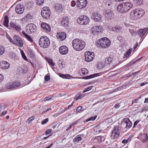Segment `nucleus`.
<instances>
[{"label":"nucleus","mask_w":148,"mask_h":148,"mask_svg":"<svg viewBox=\"0 0 148 148\" xmlns=\"http://www.w3.org/2000/svg\"><path fill=\"white\" fill-rule=\"evenodd\" d=\"M72 46L74 49L77 51H81L86 45L85 42L83 40L76 38L72 41Z\"/></svg>","instance_id":"f257e3e1"},{"label":"nucleus","mask_w":148,"mask_h":148,"mask_svg":"<svg viewBox=\"0 0 148 148\" xmlns=\"http://www.w3.org/2000/svg\"><path fill=\"white\" fill-rule=\"evenodd\" d=\"M132 3L130 2L122 3L118 5L117 10L121 13H125L132 8Z\"/></svg>","instance_id":"f03ea898"},{"label":"nucleus","mask_w":148,"mask_h":148,"mask_svg":"<svg viewBox=\"0 0 148 148\" xmlns=\"http://www.w3.org/2000/svg\"><path fill=\"white\" fill-rule=\"evenodd\" d=\"M143 10L136 9L132 11L130 13V17L133 20H136L142 17L144 14Z\"/></svg>","instance_id":"7ed1b4c3"},{"label":"nucleus","mask_w":148,"mask_h":148,"mask_svg":"<svg viewBox=\"0 0 148 148\" xmlns=\"http://www.w3.org/2000/svg\"><path fill=\"white\" fill-rule=\"evenodd\" d=\"M111 43L110 40L107 37H103L99 39L97 42V44L100 47L103 48H108Z\"/></svg>","instance_id":"20e7f679"},{"label":"nucleus","mask_w":148,"mask_h":148,"mask_svg":"<svg viewBox=\"0 0 148 148\" xmlns=\"http://www.w3.org/2000/svg\"><path fill=\"white\" fill-rule=\"evenodd\" d=\"M38 42L40 46L43 48L48 47L50 44L49 39L45 36H42L40 38Z\"/></svg>","instance_id":"39448f33"},{"label":"nucleus","mask_w":148,"mask_h":148,"mask_svg":"<svg viewBox=\"0 0 148 148\" xmlns=\"http://www.w3.org/2000/svg\"><path fill=\"white\" fill-rule=\"evenodd\" d=\"M20 23V21L18 20H16L15 22H10L9 24L10 27L11 29L20 32L22 30Z\"/></svg>","instance_id":"423d86ee"},{"label":"nucleus","mask_w":148,"mask_h":148,"mask_svg":"<svg viewBox=\"0 0 148 148\" xmlns=\"http://www.w3.org/2000/svg\"><path fill=\"white\" fill-rule=\"evenodd\" d=\"M120 135L119 127H114L111 133L110 138L111 140L116 141Z\"/></svg>","instance_id":"0eeeda50"},{"label":"nucleus","mask_w":148,"mask_h":148,"mask_svg":"<svg viewBox=\"0 0 148 148\" xmlns=\"http://www.w3.org/2000/svg\"><path fill=\"white\" fill-rule=\"evenodd\" d=\"M90 21L89 18L85 15L80 16L77 20V23L82 25H86Z\"/></svg>","instance_id":"6e6552de"},{"label":"nucleus","mask_w":148,"mask_h":148,"mask_svg":"<svg viewBox=\"0 0 148 148\" xmlns=\"http://www.w3.org/2000/svg\"><path fill=\"white\" fill-rule=\"evenodd\" d=\"M13 41H12V44L21 47L23 46V41L20 37L15 35L13 37Z\"/></svg>","instance_id":"1a4fd4ad"},{"label":"nucleus","mask_w":148,"mask_h":148,"mask_svg":"<svg viewBox=\"0 0 148 148\" xmlns=\"http://www.w3.org/2000/svg\"><path fill=\"white\" fill-rule=\"evenodd\" d=\"M50 11L48 7H44L42 9L41 14L44 19H48L50 17Z\"/></svg>","instance_id":"9d476101"},{"label":"nucleus","mask_w":148,"mask_h":148,"mask_svg":"<svg viewBox=\"0 0 148 148\" xmlns=\"http://www.w3.org/2000/svg\"><path fill=\"white\" fill-rule=\"evenodd\" d=\"M27 32L30 34L35 32L37 29L36 25L33 23H29L27 24L26 27Z\"/></svg>","instance_id":"9b49d317"},{"label":"nucleus","mask_w":148,"mask_h":148,"mask_svg":"<svg viewBox=\"0 0 148 148\" xmlns=\"http://www.w3.org/2000/svg\"><path fill=\"white\" fill-rule=\"evenodd\" d=\"M85 60L87 62H90L94 58V54L93 52H86L85 53Z\"/></svg>","instance_id":"f8f14e48"},{"label":"nucleus","mask_w":148,"mask_h":148,"mask_svg":"<svg viewBox=\"0 0 148 148\" xmlns=\"http://www.w3.org/2000/svg\"><path fill=\"white\" fill-rule=\"evenodd\" d=\"M77 3L78 8L82 9L86 7L87 4V0H77Z\"/></svg>","instance_id":"ddd939ff"},{"label":"nucleus","mask_w":148,"mask_h":148,"mask_svg":"<svg viewBox=\"0 0 148 148\" xmlns=\"http://www.w3.org/2000/svg\"><path fill=\"white\" fill-rule=\"evenodd\" d=\"M102 27L99 25L94 26L91 29V31L94 34H99L102 32Z\"/></svg>","instance_id":"4468645a"},{"label":"nucleus","mask_w":148,"mask_h":148,"mask_svg":"<svg viewBox=\"0 0 148 148\" xmlns=\"http://www.w3.org/2000/svg\"><path fill=\"white\" fill-rule=\"evenodd\" d=\"M21 85L20 82H15L13 83H8L6 86V87L8 89H12L13 88L17 87Z\"/></svg>","instance_id":"2eb2a0df"},{"label":"nucleus","mask_w":148,"mask_h":148,"mask_svg":"<svg viewBox=\"0 0 148 148\" xmlns=\"http://www.w3.org/2000/svg\"><path fill=\"white\" fill-rule=\"evenodd\" d=\"M91 18L95 21H100L101 20V16L100 14L94 12L92 14Z\"/></svg>","instance_id":"dca6fc26"},{"label":"nucleus","mask_w":148,"mask_h":148,"mask_svg":"<svg viewBox=\"0 0 148 148\" xmlns=\"http://www.w3.org/2000/svg\"><path fill=\"white\" fill-rule=\"evenodd\" d=\"M24 10V7L22 4H19L16 5L15 8V11L16 13L19 14H21L23 12Z\"/></svg>","instance_id":"f3484780"},{"label":"nucleus","mask_w":148,"mask_h":148,"mask_svg":"<svg viewBox=\"0 0 148 148\" xmlns=\"http://www.w3.org/2000/svg\"><path fill=\"white\" fill-rule=\"evenodd\" d=\"M10 64L8 62L4 61L0 62V68L3 69H8L10 67Z\"/></svg>","instance_id":"a211bd4d"},{"label":"nucleus","mask_w":148,"mask_h":148,"mask_svg":"<svg viewBox=\"0 0 148 148\" xmlns=\"http://www.w3.org/2000/svg\"><path fill=\"white\" fill-rule=\"evenodd\" d=\"M41 26L45 32L48 33L50 31L51 28L48 24L45 23H41Z\"/></svg>","instance_id":"6ab92c4d"},{"label":"nucleus","mask_w":148,"mask_h":148,"mask_svg":"<svg viewBox=\"0 0 148 148\" xmlns=\"http://www.w3.org/2000/svg\"><path fill=\"white\" fill-rule=\"evenodd\" d=\"M59 52L61 54H66L68 52V48L65 46H62L60 47Z\"/></svg>","instance_id":"aec40b11"},{"label":"nucleus","mask_w":148,"mask_h":148,"mask_svg":"<svg viewBox=\"0 0 148 148\" xmlns=\"http://www.w3.org/2000/svg\"><path fill=\"white\" fill-rule=\"evenodd\" d=\"M69 23L68 18L66 16H64L61 21V24L64 27L67 26Z\"/></svg>","instance_id":"412c9836"},{"label":"nucleus","mask_w":148,"mask_h":148,"mask_svg":"<svg viewBox=\"0 0 148 148\" xmlns=\"http://www.w3.org/2000/svg\"><path fill=\"white\" fill-rule=\"evenodd\" d=\"M66 36V34L65 32L59 33L57 34V38L61 41L64 40Z\"/></svg>","instance_id":"4be33fe9"},{"label":"nucleus","mask_w":148,"mask_h":148,"mask_svg":"<svg viewBox=\"0 0 148 148\" xmlns=\"http://www.w3.org/2000/svg\"><path fill=\"white\" fill-rule=\"evenodd\" d=\"M139 138L143 142H146L148 140L147 134H141L139 136Z\"/></svg>","instance_id":"5701e85b"},{"label":"nucleus","mask_w":148,"mask_h":148,"mask_svg":"<svg viewBox=\"0 0 148 148\" xmlns=\"http://www.w3.org/2000/svg\"><path fill=\"white\" fill-rule=\"evenodd\" d=\"M125 122V123L127 126V129H129L130 128L132 125V123L130 120L129 118H124Z\"/></svg>","instance_id":"b1692460"},{"label":"nucleus","mask_w":148,"mask_h":148,"mask_svg":"<svg viewBox=\"0 0 148 148\" xmlns=\"http://www.w3.org/2000/svg\"><path fill=\"white\" fill-rule=\"evenodd\" d=\"M148 30V28H147L144 29H140L138 32V34L140 36L142 37L145 34Z\"/></svg>","instance_id":"393cba45"},{"label":"nucleus","mask_w":148,"mask_h":148,"mask_svg":"<svg viewBox=\"0 0 148 148\" xmlns=\"http://www.w3.org/2000/svg\"><path fill=\"white\" fill-rule=\"evenodd\" d=\"M22 35L23 36L26 38L27 39L31 42H33V41L31 36L27 34L24 31H22Z\"/></svg>","instance_id":"a878e982"},{"label":"nucleus","mask_w":148,"mask_h":148,"mask_svg":"<svg viewBox=\"0 0 148 148\" xmlns=\"http://www.w3.org/2000/svg\"><path fill=\"white\" fill-rule=\"evenodd\" d=\"M9 22V18L7 15L5 16L4 19L3 25L6 27H8V23Z\"/></svg>","instance_id":"bb28decb"},{"label":"nucleus","mask_w":148,"mask_h":148,"mask_svg":"<svg viewBox=\"0 0 148 148\" xmlns=\"http://www.w3.org/2000/svg\"><path fill=\"white\" fill-rule=\"evenodd\" d=\"M58 75L60 77L65 79H69L71 78V75L69 74H63L59 73L58 74Z\"/></svg>","instance_id":"cd10ccee"},{"label":"nucleus","mask_w":148,"mask_h":148,"mask_svg":"<svg viewBox=\"0 0 148 148\" xmlns=\"http://www.w3.org/2000/svg\"><path fill=\"white\" fill-rule=\"evenodd\" d=\"M100 73H95L92 75H90L87 76L85 77V78L86 79L92 78L100 76Z\"/></svg>","instance_id":"c85d7f7f"},{"label":"nucleus","mask_w":148,"mask_h":148,"mask_svg":"<svg viewBox=\"0 0 148 148\" xmlns=\"http://www.w3.org/2000/svg\"><path fill=\"white\" fill-rule=\"evenodd\" d=\"M113 58L112 57H109L106 58L105 60V62L106 64H109L112 61Z\"/></svg>","instance_id":"c756f323"},{"label":"nucleus","mask_w":148,"mask_h":148,"mask_svg":"<svg viewBox=\"0 0 148 148\" xmlns=\"http://www.w3.org/2000/svg\"><path fill=\"white\" fill-rule=\"evenodd\" d=\"M85 96V94L82 93L77 94L75 97L74 99L76 101L77 100L79 99H81L83 97Z\"/></svg>","instance_id":"7c9ffc66"},{"label":"nucleus","mask_w":148,"mask_h":148,"mask_svg":"<svg viewBox=\"0 0 148 148\" xmlns=\"http://www.w3.org/2000/svg\"><path fill=\"white\" fill-rule=\"evenodd\" d=\"M121 29V27L119 26H116L112 27L113 31H116L117 32H119Z\"/></svg>","instance_id":"2f4dec72"},{"label":"nucleus","mask_w":148,"mask_h":148,"mask_svg":"<svg viewBox=\"0 0 148 148\" xmlns=\"http://www.w3.org/2000/svg\"><path fill=\"white\" fill-rule=\"evenodd\" d=\"M82 139V138L81 137L80 135H77L74 138L73 141L74 142H77L81 140Z\"/></svg>","instance_id":"473e14b6"},{"label":"nucleus","mask_w":148,"mask_h":148,"mask_svg":"<svg viewBox=\"0 0 148 148\" xmlns=\"http://www.w3.org/2000/svg\"><path fill=\"white\" fill-rule=\"evenodd\" d=\"M32 15V14L29 13L25 16V18L28 20L32 19L33 18V16Z\"/></svg>","instance_id":"72a5a7b5"},{"label":"nucleus","mask_w":148,"mask_h":148,"mask_svg":"<svg viewBox=\"0 0 148 148\" xmlns=\"http://www.w3.org/2000/svg\"><path fill=\"white\" fill-rule=\"evenodd\" d=\"M132 51V49H130L128 50L127 51L126 53L124 54L126 58L128 57L130 55Z\"/></svg>","instance_id":"f704fd0d"},{"label":"nucleus","mask_w":148,"mask_h":148,"mask_svg":"<svg viewBox=\"0 0 148 148\" xmlns=\"http://www.w3.org/2000/svg\"><path fill=\"white\" fill-rule=\"evenodd\" d=\"M126 123L125 122V119L124 118L123 119L122 121L121 122V127L122 128H125L127 129V126L126 125Z\"/></svg>","instance_id":"c9c22d12"},{"label":"nucleus","mask_w":148,"mask_h":148,"mask_svg":"<svg viewBox=\"0 0 148 148\" xmlns=\"http://www.w3.org/2000/svg\"><path fill=\"white\" fill-rule=\"evenodd\" d=\"M82 72L84 75H86L88 74V70L86 68H83L82 69Z\"/></svg>","instance_id":"e433bc0d"},{"label":"nucleus","mask_w":148,"mask_h":148,"mask_svg":"<svg viewBox=\"0 0 148 148\" xmlns=\"http://www.w3.org/2000/svg\"><path fill=\"white\" fill-rule=\"evenodd\" d=\"M5 51L4 48L2 45H0V56L3 54Z\"/></svg>","instance_id":"4c0bfd02"},{"label":"nucleus","mask_w":148,"mask_h":148,"mask_svg":"<svg viewBox=\"0 0 148 148\" xmlns=\"http://www.w3.org/2000/svg\"><path fill=\"white\" fill-rule=\"evenodd\" d=\"M37 4L38 5H40L43 4L44 0H36Z\"/></svg>","instance_id":"58836bf2"},{"label":"nucleus","mask_w":148,"mask_h":148,"mask_svg":"<svg viewBox=\"0 0 148 148\" xmlns=\"http://www.w3.org/2000/svg\"><path fill=\"white\" fill-rule=\"evenodd\" d=\"M47 62L50 64L51 66H54L55 65L54 63L53 62L52 59L50 58H48L47 60Z\"/></svg>","instance_id":"ea45409f"},{"label":"nucleus","mask_w":148,"mask_h":148,"mask_svg":"<svg viewBox=\"0 0 148 148\" xmlns=\"http://www.w3.org/2000/svg\"><path fill=\"white\" fill-rule=\"evenodd\" d=\"M28 55L30 57H34V53L32 51V50H30L28 51Z\"/></svg>","instance_id":"a19ab883"},{"label":"nucleus","mask_w":148,"mask_h":148,"mask_svg":"<svg viewBox=\"0 0 148 148\" xmlns=\"http://www.w3.org/2000/svg\"><path fill=\"white\" fill-rule=\"evenodd\" d=\"M93 88L92 86H90L87 88H85L83 91V92L84 93L88 91L91 90Z\"/></svg>","instance_id":"79ce46f5"},{"label":"nucleus","mask_w":148,"mask_h":148,"mask_svg":"<svg viewBox=\"0 0 148 148\" xmlns=\"http://www.w3.org/2000/svg\"><path fill=\"white\" fill-rule=\"evenodd\" d=\"M97 118V116L95 115L94 116H92L90 117V118L87 119L86 121H94Z\"/></svg>","instance_id":"37998d69"},{"label":"nucleus","mask_w":148,"mask_h":148,"mask_svg":"<svg viewBox=\"0 0 148 148\" xmlns=\"http://www.w3.org/2000/svg\"><path fill=\"white\" fill-rule=\"evenodd\" d=\"M73 103H72L71 105H69L67 108H65L64 110H63V112H62V113H63L64 112H65V111L67 110L68 109L71 108L73 106Z\"/></svg>","instance_id":"c03bdc74"},{"label":"nucleus","mask_w":148,"mask_h":148,"mask_svg":"<svg viewBox=\"0 0 148 148\" xmlns=\"http://www.w3.org/2000/svg\"><path fill=\"white\" fill-rule=\"evenodd\" d=\"M34 117L32 116L29 119H28L27 121V122L29 123H31L32 121L34 119Z\"/></svg>","instance_id":"a18cd8bd"},{"label":"nucleus","mask_w":148,"mask_h":148,"mask_svg":"<svg viewBox=\"0 0 148 148\" xmlns=\"http://www.w3.org/2000/svg\"><path fill=\"white\" fill-rule=\"evenodd\" d=\"M21 55L22 56V57L23 59H24L25 60L27 61L28 60V59L26 56L25 55V54L24 52L22 50V52H21Z\"/></svg>","instance_id":"49530a36"},{"label":"nucleus","mask_w":148,"mask_h":148,"mask_svg":"<svg viewBox=\"0 0 148 148\" xmlns=\"http://www.w3.org/2000/svg\"><path fill=\"white\" fill-rule=\"evenodd\" d=\"M82 107L79 106L76 109V110L77 112H82L84 111V110H82Z\"/></svg>","instance_id":"de8ad7c7"},{"label":"nucleus","mask_w":148,"mask_h":148,"mask_svg":"<svg viewBox=\"0 0 148 148\" xmlns=\"http://www.w3.org/2000/svg\"><path fill=\"white\" fill-rule=\"evenodd\" d=\"M51 131L52 130L51 129L46 130L45 132V135H47V134H49L51 133Z\"/></svg>","instance_id":"09e8293b"},{"label":"nucleus","mask_w":148,"mask_h":148,"mask_svg":"<svg viewBox=\"0 0 148 148\" xmlns=\"http://www.w3.org/2000/svg\"><path fill=\"white\" fill-rule=\"evenodd\" d=\"M49 121L48 119V118H46L45 120H44L43 121L41 122V124L42 125H44L45 123H46Z\"/></svg>","instance_id":"8fccbe9b"},{"label":"nucleus","mask_w":148,"mask_h":148,"mask_svg":"<svg viewBox=\"0 0 148 148\" xmlns=\"http://www.w3.org/2000/svg\"><path fill=\"white\" fill-rule=\"evenodd\" d=\"M44 79L46 81H48L50 79V77L49 76L46 75L45 76Z\"/></svg>","instance_id":"3c124183"},{"label":"nucleus","mask_w":148,"mask_h":148,"mask_svg":"<svg viewBox=\"0 0 148 148\" xmlns=\"http://www.w3.org/2000/svg\"><path fill=\"white\" fill-rule=\"evenodd\" d=\"M117 39L121 42L123 41V38L120 35H119L117 38Z\"/></svg>","instance_id":"603ef678"},{"label":"nucleus","mask_w":148,"mask_h":148,"mask_svg":"<svg viewBox=\"0 0 148 148\" xmlns=\"http://www.w3.org/2000/svg\"><path fill=\"white\" fill-rule=\"evenodd\" d=\"M139 122V121L137 120L134 123L133 128H134L136 127V126L137 125L138 123Z\"/></svg>","instance_id":"864d4df0"},{"label":"nucleus","mask_w":148,"mask_h":148,"mask_svg":"<svg viewBox=\"0 0 148 148\" xmlns=\"http://www.w3.org/2000/svg\"><path fill=\"white\" fill-rule=\"evenodd\" d=\"M75 123H73L71 124L70 125V126L69 127H68L66 129V131H69V130L72 128L73 126L75 125Z\"/></svg>","instance_id":"5fc2aeb1"},{"label":"nucleus","mask_w":148,"mask_h":148,"mask_svg":"<svg viewBox=\"0 0 148 148\" xmlns=\"http://www.w3.org/2000/svg\"><path fill=\"white\" fill-rule=\"evenodd\" d=\"M75 4L76 3L75 1H71V6L73 7L75 6Z\"/></svg>","instance_id":"6e6d98bb"},{"label":"nucleus","mask_w":148,"mask_h":148,"mask_svg":"<svg viewBox=\"0 0 148 148\" xmlns=\"http://www.w3.org/2000/svg\"><path fill=\"white\" fill-rule=\"evenodd\" d=\"M128 139H124L122 141V143L123 144H126L128 143Z\"/></svg>","instance_id":"4d7b16f0"},{"label":"nucleus","mask_w":148,"mask_h":148,"mask_svg":"<svg viewBox=\"0 0 148 148\" xmlns=\"http://www.w3.org/2000/svg\"><path fill=\"white\" fill-rule=\"evenodd\" d=\"M51 99V98H49V97H47L44 99L43 100L44 101H49Z\"/></svg>","instance_id":"13d9d810"},{"label":"nucleus","mask_w":148,"mask_h":148,"mask_svg":"<svg viewBox=\"0 0 148 148\" xmlns=\"http://www.w3.org/2000/svg\"><path fill=\"white\" fill-rule=\"evenodd\" d=\"M3 79V76L0 74V82L2 81Z\"/></svg>","instance_id":"bf43d9fd"},{"label":"nucleus","mask_w":148,"mask_h":148,"mask_svg":"<svg viewBox=\"0 0 148 148\" xmlns=\"http://www.w3.org/2000/svg\"><path fill=\"white\" fill-rule=\"evenodd\" d=\"M120 104L119 103L116 104L115 106V107L116 108H119L120 106Z\"/></svg>","instance_id":"052dcab7"},{"label":"nucleus","mask_w":148,"mask_h":148,"mask_svg":"<svg viewBox=\"0 0 148 148\" xmlns=\"http://www.w3.org/2000/svg\"><path fill=\"white\" fill-rule=\"evenodd\" d=\"M8 38L10 41L11 42V43L12 44V41H13V40L10 37H7Z\"/></svg>","instance_id":"680f3d73"},{"label":"nucleus","mask_w":148,"mask_h":148,"mask_svg":"<svg viewBox=\"0 0 148 148\" xmlns=\"http://www.w3.org/2000/svg\"><path fill=\"white\" fill-rule=\"evenodd\" d=\"M7 111H4L2 112L1 114V116L4 115L7 113Z\"/></svg>","instance_id":"e2e57ef3"},{"label":"nucleus","mask_w":148,"mask_h":148,"mask_svg":"<svg viewBox=\"0 0 148 148\" xmlns=\"http://www.w3.org/2000/svg\"><path fill=\"white\" fill-rule=\"evenodd\" d=\"M138 44L137 43H136V45H134V50H135L136 48H137V46H138Z\"/></svg>","instance_id":"0e129e2a"},{"label":"nucleus","mask_w":148,"mask_h":148,"mask_svg":"<svg viewBox=\"0 0 148 148\" xmlns=\"http://www.w3.org/2000/svg\"><path fill=\"white\" fill-rule=\"evenodd\" d=\"M148 84L147 82H146L145 83H142L140 84V86H144V85L146 84Z\"/></svg>","instance_id":"69168bd1"},{"label":"nucleus","mask_w":148,"mask_h":148,"mask_svg":"<svg viewBox=\"0 0 148 148\" xmlns=\"http://www.w3.org/2000/svg\"><path fill=\"white\" fill-rule=\"evenodd\" d=\"M144 103H148V98H145Z\"/></svg>","instance_id":"338daca9"},{"label":"nucleus","mask_w":148,"mask_h":148,"mask_svg":"<svg viewBox=\"0 0 148 148\" xmlns=\"http://www.w3.org/2000/svg\"><path fill=\"white\" fill-rule=\"evenodd\" d=\"M109 14H108L107 15H105V16L107 17H110L112 16L111 15H108Z\"/></svg>","instance_id":"774afa93"}]
</instances>
